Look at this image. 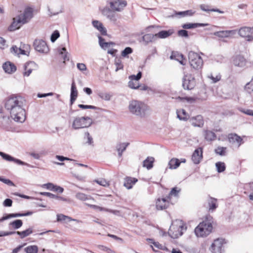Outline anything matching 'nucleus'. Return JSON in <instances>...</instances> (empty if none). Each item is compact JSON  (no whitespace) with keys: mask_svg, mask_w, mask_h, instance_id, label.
<instances>
[{"mask_svg":"<svg viewBox=\"0 0 253 253\" xmlns=\"http://www.w3.org/2000/svg\"><path fill=\"white\" fill-rule=\"evenodd\" d=\"M25 99L19 94H12L6 99L5 108L15 121L22 123L25 120Z\"/></svg>","mask_w":253,"mask_h":253,"instance_id":"1","label":"nucleus"},{"mask_svg":"<svg viewBox=\"0 0 253 253\" xmlns=\"http://www.w3.org/2000/svg\"><path fill=\"white\" fill-rule=\"evenodd\" d=\"M33 17V9L27 7L24 13L13 19V22L8 27V30L14 31L21 27L23 25L28 23Z\"/></svg>","mask_w":253,"mask_h":253,"instance_id":"2","label":"nucleus"},{"mask_svg":"<svg viewBox=\"0 0 253 253\" xmlns=\"http://www.w3.org/2000/svg\"><path fill=\"white\" fill-rule=\"evenodd\" d=\"M128 110L133 115L144 117L149 110V107L141 101L132 100L129 103Z\"/></svg>","mask_w":253,"mask_h":253,"instance_id":"3","label":"nucleus"},{"mask_svg":"<svg viewBox=\"0 0 253 253\" xmlns=\"http://www.w3.org/2000/svg\"><path fill=\"white\" fill-rule=\"evenodd\" d=\"M186 230V227L182 221L176 219L173 222L170 226L168 233L172 238L176 239L183 234V231Z\"/></svg>","mask_w":253,"mask_h":253,"instance_id":"4","label":"nucleus"},{"mask_svg":"<svg viewBox=\"0 0 253 253\" xmlns=\"http://www.w3.org/2000/svg\"><path fill=\"white\" fill-rule=\"evenodd\" d=\"M212 229V226L211 223L203 221L195 229V233L198 237H205L211 233Z\"/></svg>","mask_w":253,"mask_h":253,"instance_id":"5","label":"nucleus"},{"mask_svg":"<svg viewBox=\"0 0 253 253\" xmlns=\"http://www.w3.org/2000/svg\"><path fill=\"white\" fill-rule=\"evenodd\" d=\"M188 59L191 66L194 69H201L203 65L202 57L196 52L191 51L188 53Z\"/></svg>","mask_w":253,"mask_h":253,"instance_id":"6","label":"nucleus"},{"mask_svg":"<svg viewBox=\"0 0 253 253\" xmlns=\"http://www.w3.org/2000/svg\"><path fill=\"white\" fill-rule=\"evenodd\" d=\"M92 123V119L88 117L76 118L73 121L72 126L74 128L77 129L89 127Z\"/></svg>","mask_w":253,"mask_h":253,"instance_id":"7","label":"nucleus"},{"mask_svg":"<svg viewBox=\"0 0 253 253\" xmlns=\"http://www.w3.org/2000/svg\"><path fill=\"white\" fill-rule=\"evenodd\" d=\"M226 242L224 239L217 238L212 243L210 250L212 253H223L224 251V245Z\"/></svg>","mask_w":253,"mask_h":253,"instance_id":"8","label":"nucleus"},{"mask_svg":"<svg viewBox=\"0 0 253 253\" xmlns=\"http://www.w3.org/2000/svg\"><path fill=\"white\" fill-rule=\"evenodd\" d=\"M33 46L35 49L41 53L47 54L49 51L46 42L42 40L36 39Z\"/></svg>","mask_w":253,"mask_h":253,"instance_id":"9","label":"nucleus"},{"mask_svg":"<svg viewBox=\"0 0 253 253\" xmlns=\"http://www.w3.org/2000/svg\"><path fill=\"white\" fill-rule=\"evenodd\" d=\"M109 4V7L112 10L115 11H121L126 6L127 2L125 0H112L107 1Z\"/></svg>","mask_w":253,"mask_h":253,"instance_id":"10","label":"nucleus"},{"mask_svg":"<svg viewBox=\"0 0 253 253\" xmlns=\"http://www.w3.org/2000/svg\"><path fill=\"white\" fill-rule=\"evenodd\" d=\"M253 27H243L238 30V34L241 37L246 38L248 42H252L253 41Z\"/></svg>","mask_w":253,"mask_h":253,"instance_id":"11","label":"nucleus"},{"mask_svg":"<svg viewBox=\"0 0 253 253\" xmlns=\"http://www.w3.org/2000/svg\"><path fill=\"white\" fill-rule=\"evenodd\" d=\"M195 80L191 75H186L183 78L182 86L184 89L187 90L192 89L195 85Z\"/></svg>","mask_w":253,"mask_h":253,"instance_id":"12","label":"nucleus"},{"mask_svg":"<svg viewBox=\"0 0 253 253\" xmlns=\"http://www.w3.org/2000/svg\"><path fill=\"white\" fill-rule=\"evenodd\" d=\"M108 6L104 7L101 10L102 14L111 21L115 23L118 19V15Z\"/></svg>","mask_w":253,"mask_h":253,"instance_id":"13","label":"nucleus"},{"mask_svg":"<svg viewBox=\"0 0 253 253\" xmlns=\"http://www.w3.org/2000/svg\"><path fill=\"white\" fill-rule=\"evenodd\" d=\"M169 197L158 198L156 201V208L158 210H163L169 206Z\"/></svg>","mask_w":253,"mask_h":253,"instance_id":"14","label":"nucleus"},{"mask_svg":"<svg viewBox=\"0 0 253 253\" xmlns=\"http://www.w3.org/2000/svg\"><path fill=\"white\" fill-rule=\"evenodd\" d=\"M229 142L239 148L244 143L243 139L236 133H230L228 135Z\"/></svg>","mask_w":253,"mask_h":253,"instance_id":"15","label":"nucleus"},{"mask_svg":"<svg viewBox=\"0 0 253 253\" xmlns=\"http://www.w3.org/2000/svg\"><path fill=\"white\" fill-rule=\"evenodd\" d=\"M0 156L4 160H5L7 161H9V162L12 161V162H14V163H15L18 165H24V166H30L29 164H28L24 162H23L19 159H16V158L11 156L10 155L7 154L6 153H4L0 151Z\"/></svg>","mask_w":253,"mask_h":253,"instance_id":"16","label":"nucleus"},{"mask_svg":"<svg viewBox=\"0 0 253 253\" xmlns=\"http://www.w3.org/2000/svg\"><path fill=\"white\" fill-rule=\"evenodd\" d=\"M37 65L34 61H29L26 62L24 65V72L23 73L25 76H29L33 70L37 68Z\"/></svg>","mask_w":253,"mask_h":253,"instance_id":"17","label":"nucleus"},{"mask_svg":"<svg viewBox=\"0 0 253 253\" xmlns=\"http://www.w3.org/2000/svg\"><path fill=\"white\" fill-rule=\"evenodd\" d=\"M203 158V150L201 147L196 149L192 156V160L195 164H198L200 163Z\"/></svg>","mask_w":253,"mask_h":253,"instance_id":"18","label":"nucleus"},{"mask_svg":"<svg viewBox=\"0 0 253 253\" xmlns=\"http://www.w3.org/2000/svg\"><path fill=\"white\" fill-rule=\"evenodd\" d=\"M246 59L241 55H237L233 57V63L235 66L243 68L246 65Z\"/></svg>","mask_w":253,"mask_h":253,"instance_id":"19","label":"nucleus"},{"mask_svg":"<svg viewBox=\"0 0 253 253\" xmlns=\"http://www.w3.org/2000/svg\"><path fill=\"white\" fill-rule=\"evenodd\" d=\"M190 122L192 126L197 127H202L204 125V120L201 115H198L190 119Z\"/></svg>","mask_w":253,"mask_h":253,"instance_id":"20","label":"nucleus"},{"mask_svg":"<svg viewBox=\"0 0 253 253\" xmlns=\"http://www.w3.org/2000/svg\"><path fill=\"white\" fill-rule=\"evenodd\" d=\"M93 26L103 36L107 35V30L103 26V24L98 20H93L92 21Z\"/></svg>","mask_w":253,"mask_h":253,"instance_id":"21","label":"nucleus"},{"mask_svg":"<svg viewBox=\"0 0 253 253\" xmlns=\"http://www.w3.org/2000/svg\"><path fill=\"white\" fill-rule=\"evenodd\" d=\"M78 92L77 89L76 85L74 81H73L71 84V93H70V104L72 105L78 96Z\"/></svg>","mask_w":253,"mask_h":253,"instance_id":"22","label":"nucleus"},{"mask_svg":"<svg viewBox=\"0 0 253 253\" xmlns=\"http://www.w3.org/2000/svg\"><path fill=\"white\" fill-rule=\"evenodd\" d=\"M174 33V31L172 29L168 30H162L156 33L157 40L159 39H166L171 36Z\"/></svg>","mask_w":253,"mask_h":253,"instance_id":"23","label":"nucleus"},{"mask_svg":"<svg viewBox=\"0 0 253 253\" xmlns=\"http://www.w3.org/2000/svg\"><path fill=\"white\" fill-rule=\"evenodd\" d=\"M137 181V179L127 176L124 179V186L127 189H130Z\"/></svg>","mask_w":253,"mask_h":253,"instance_id":"24","label":"nucleus"},{"mask_svg":"<svg viewBox=\"0 0 253 253\" xmlns=\"http://www.w3.org/2000/svg\"><path fill=\"white\" fill-rule=\"evenodd\" d=\"M235 34V31L234 30H225V31H220L215 32L213 33V35L219 38H228L231 35H233Z\"/></svg>","mask_w":253,"mask_h":253,"instance_id":"25","label":"nucleus"},{"mask_svg":"<svg viewBox=\"0 0 253 253\" xmlns=\"http://www.w3.org/2000/svg\"><path fill=\"white\" fill-rule=\"evenodd\" d=\"M142 40L145 45H147L149 43L155 42L157 40L156 34H146L142 37Z\"/></svg>","mask_w":253,"mask_h":253,"instance_id":"26","label":"nucleus"},{"mask_svg":"<svg viewBox=\"0 0 253 253\" xmlns=\"http://www.w3.org/2000/svg\"><path fill=\"white\" fill-rule=\"evenodd\" d=\"M2 68L4 71L8 74H11L16 70V66L10 62H7L3 64Z\"/></svg>","mask_w":253,"mask_h":253,"instance_id":"27","label":"nucleus"},{"mask_svg":"<svg viewBox=\"0 0 253 253\" xmlns=\"http://www.w3.org/2000/svg\"><path fill=\"white\" fill-rule=\"evenodd\" d=\"M208 24L206 23H188L182 25L181 27L184 29H194L199 27H205L208 26Z\"/></svg>","mask_w":253,"mask_h":253,"instance_id":"28","label":"nucleus"},{"mask_svg":"<svg viewBox=\"0 0 253 253\" xmlns=\"http://www.w3.org/2000/svg\"><path fill=\"white\" fill-rule=\"evenodd\" d=\"M129 143H120L118 144L116 146L118 155L120 157H122L123 152L125 151L126 147L129 145Z\"/></svg>","mask_w":253,"mask_h":253,"instance_id":"29","label":"nucleus"},{"mask_svg":"<svg viewBox=\"0 0 253 253\" xmlns=\"http://www.w3.org/2000/svg\"><path fill=\"white\" fill-rule=\"evenodd\" d=\"M13 232H14V234L18 235L20 238L23 239L31 234L33 233V229L31 228H29L23 231H13Z\"/></svg>","mask_w":253,"mask_h":253,"instance_id":"30","label":"nucleus"},{"mask_svg":"<svg viewBox=\"0 0 253 253\" xmlns=\"http://www.w3.org/2000/svg\"><path fill=\"white\" fill-rule=\"evenodd\" d=\"M209 6L208 5H206V4H202L200 5V9L204 11H206V12H209L210 11L217 12H218L221 14L224 13L223 11H222L219 9H217V8L209 9Z\"/></svg>","mask_w":253,"mask_h":253,"instance_id":"31","label":"nucleus"},{"mask_svg":"<svg viewBox=\"0 0 253 253\" xmlns=\"http://www.w3.org/2000/svg\"><path fill=\"white\" fill-rule=\"evenodd\" d=\"M180 165V160L177 158H172L169 162V168L170 169H176Z\"/></svg>","mask_w":253,"mask_h":253,"instance_id":"32","label":"nucleus"},{"mask_svg":"<svg viewBox=\"0 0 253 253\" xmlns=\"http://www.w3.org/2000/svg\"><path fill=\"white\" fill-rule=\"evenodd\" d=\"M154 159L153 157H147L143 162V167L146 168L148 169H150L153 167V163Z\"/></svg>","mask_w":253,"mask_h":253,"instance_id":"33","label":"nucleus"},{"mask_svg":"<svg viewBox=\"0 0 253 253\" xmlns=\"http://www.w3.org/2000/svg\"><path fill=\"white\" fill-rule=\"evenodd\" d=\"M23 225V221L21 219H16L9 223V226L14 229H18Z\"/></svg>","mask_w":253,"mask_h":253,"instance_id":"34","label":"nucleus"},{"mask_svg":"<svg viewBox=\"0 0 253 253\" xmlns=\"http://www.w3.org/2000/svg\"><path fill=\"white\" fill-rule=\"evenodd\" d=\"M176 113L177 117L180 120L186 121L188 120V114L185 110H177Z\"/></svg>","mask_w":253,"mask_h":253,"instance_id":"35","label":"nucleus"},{"mask_svg":"<svg viewBox=\"0 0 253 253\" xmlns=\"http://www.w3.org/2000/svg\"><path fill=\"white\" fill-rule=\"evenodd\" d=\"M216 137L215 134L211 130L205 131V138L208 141H212Z\"/></svg>","mask_w":253,"mask_h":253,"instance_id":"36","label":"nucleus"},{"mask_svg":"<svg viewBox=\"0 0 253 253\" xmlns=\"http://www.w3.org/2000/svg\"><path fill=\"white\" fill-rule=\"evenodd\" d=\"M59 54L62 55V57L64 61L66 60H69V58L68 56V52L66 51V48L64 47L58 49Z\"/></svg>","mask_w":253,"mask_h":253,"instance_id":"37","label":"nucleus"},{"mask_svg":"<svg viewBox=\"0 0 253 253\" xmlns=\"http://www.w3.org/2000/svg\"><path fill=\"white\" fill-rule=\"evenodd\" d=\"M26 253H38V248L36 245H31L24 249Z\"/></svg>","mask_w":253,"mask_h":253,"instance_id":"38","label":"nucleus"},{"mask_svg":"<svg viewBox=\"0 0 253 253\" xmlns=\"http://www.w3.org/2000/svg\"><path fill=\"white\" fill-rule=\"evenodd\" d=\"M215 167L217 172L219 173L223 172L226 169L225 163L221 162H218L216 163Z\"/></svg>","mask_w":253,"mask_h":253,"instance_id":"39","label":"nucleus"},{"mask_svg":"<svg viewBox=\"0 0 253 253\" xmlns=\"http://www.w3.org/2000/svg\"><path fill=\"white\" fill-rule=\"evenodd\" d=\"M195 13L192 10H187L184 11H180L176 12L177 15H179L180 17H185L187 16H192Z\"/></svg>","mask_w":253,"mask_h":253,"instance_id":"40","label":"nucleus"},{"mask_svg":"<svg viewBox=\"0 0 253 253\" xmlns=\"http://www.w3.org/2000/svg\"><path fill=\"white\" fill-rule=\"evenodd\" d=\"M133 49L130 47H126L121 52V55L124 58H128V55L132 53Z\"/></svg>","mask_w":253,"mask_h":253,"instance_id":"41","label":"nucleus"},{"mask_svg":"<svg viewBox=\"0 0 253 253\" xmlns=\"http://www.w3.org/2000/svg\"><path fill=\"white\" fill-rule=\"evenodd\" d=\"M147 240L149 241L150 243L153 244L154 246L159 249L161 250H167V248L162 244H160L159 242H155L152 239H148Z\"/></svg>","mask_w":253,"mask_h":253,"instance_id":"42","label":"nucleus"},{"mask_svg":"<svg viewBox=\"0 0 253 253\" xmlns=\"http://www.w3.org/2000/svg\"><path fill=\"white\" fill-rule=\"evenodd\" d=\"M174 59L175 60H176L177 61H179V62L181 64V65H185V62H184V58H183V55L182 54H178L176 56V55H171L170 57V59H173L174 58Z\"/></svg>","mask_w":253,"mask_h":253,"instance_id":"43","label":"nucleus"},{"mask_svg":"<svg viewBox=\"0 0 253 253\" xmlns=\"http://www.w3.org/2000/svg\"><path fill=\"white\" fill-rule=\"evenodd\" d=\"M98 95L100 98L106 101H109L112 96L110 93L103 92H99Z\"/></svg>","mask_w":253,"mask_h":253,"instance_id":"44","label":"nucleus"},{"mask_svg":"<svg viewBox=\"0 0 253 253\" xmlns=\"http://www.w3.org/2000/svg\"><path fill=\"white\" fill-rule=\"evenodd\" d=\"M245 89L250 93L253 92V76L251 81L246 84Z\"/></svg>","mask_w":253,"mask_h":253,"instance_id":"45","label":"nucleus"},{"mask_svg":"<svg viewBox=\"0 0 253 253\" xmlns=\"http://www.w3.org/2000/svg\"><path fill=\"white\" fill-rule=\"evenodd\" d=\"M66 219H68L69 221L74 220V219H72L71 217L62 214H57V221H62L65 220Z\"/></svg>","mask_w":253,"mask_h":253,"instance_id":"46","label":"nucleus"},{"mask_svg":"<svg viewBox=\"0 0 253 253\" xmlns=\"http://www.w3.org/2000/svg\"><path fill=\"white\" fill-rule=\"evenodd\" d=\"M85 205L86 206H87L88 207H89L92 209H93L95 210H98L99 211H108V209L101 207H99L97 205H91V204H86V203H85Z\"/></svg>","mask_w":253,"mask_h":253,"instance_id":"47","label":"nucleus"},{"mask_svg":"<svg viewBox=\"0 0 253 253\" xmlns=\"http://www.w3.org/2000/svg\"><path fill=\"white\" fill-rule=\"evenodd\" d=\"M216 200L215 199H213L211 198L209 201V206L210 207V210H215L217 206L216 204Z\"/></svg>","mask_w":253,"mask_h":253,"instance_id":"48","label":"nucleus"},{"mask_svg":"<svg viewBox=\"0 0 253 253\" xmlns=\"http://www.w3.org/2000/svg\"><path fill=\"white\" fill-rule=\"evenodd\" d=\"M84 139H87V141L86 142L88 145H92L93 143V139L92 137L90 135L88 132H85L84 135Z\"/></svg>","mask_w":253,"mask_h":253,"instance_id":"49","label":"nucleus"},{"mask_svg":"<svg viewBox=\"0 0 253 253\" xmlns=\"http://www.w3.org/2000/svg\"><path fill=\"white\" fill-rule=\"evenodd\" d=\"M177 35L179 37L188 38L189 37L188 32L185 29L179 30L177 32Z\"/></svg>","mask_w":253,"mask_h":253,"instance_id":"50","label":"nucleus"},{"mask_svg":"<svg viewBox=\"0 0 253 253\" xmlns=\"http://www.w3.org/2000/svg\"><path fill=\"white\" fill-rule=\"evenodd\" d=\"M60 34L58 31L55 30L51 34L50 37V41L51 42H54L59 37Z\"/></svg>","mask_w":253,"mask_h":253,"instance_id":"51","label":"nucleus"},{"mask_svg":"<svg viewBox=\"0 0 253 253\" xmlns=\"http://www.w3.org/2000/svg\"><path fill=\"white\" fill-rule=\"evenodd\" d=\"M226 149V147H218L215 150V152L219 154L220 156L225 155V150Z\"/></svg>","mask_w":253,"mask_h":253,"instance_id":"52","label":"nucleus"},{"mask_svg":"<svg viewBox=\"0 0 253 253\" xmlns=\"http://www.w3.org/2000/svg\"><path fill=\"white\" fill-rule=\"evenodd\" d=\"M180 190L181 189L180 188L178 189L177 187H173L171 189L168 196H169V197L170 196L176 197L178 196V193H179Z\"/></svg>","mask_w":253,"mask_h":253,"instance_id":"53","label":"nucleus"},{"mask_svg":"<svg viewBox=\"0 0 253 253\" xmlns=\"http://www.w3.org/2000/svg\"><path fill=\"white\" fill-rule=\"evenodd\" d=\"M76 198L81 201H85L88 199L86 195L82 193H78L76 195Z\"/></svg>","mask_w":253,"mask_h":253,"instance_id":"54","label":"nucleus"},{"mask_svg":"<svg viewBox=\"0 0 253 253\" xmlns=\"http://www.w3.org/2000/svg\"><path fill=\"white\" fill-rule=\"evenodd\" d=\"M115 64L116 66V71L123 69L124 66L122 63V61L120 59H116L115 60Z\"/></svg>","mask_w":253,"mask_h":253,"instance_id":"55","label":"nucleus"},{"mask_svg":"<svg viewBox=\"0 0 253 253\" xmlns=\"http://www.w3.org/2000/svg\"><path fill=\"white\" fill-rule=\"evenodd\" d=\"M128 86L133 89H137L139 88V86L138 85V83H137V81L134 82L133 80H131L129 81L128 83Z\"/></svg>","mask_w":253,"mask_h":253,"instance_id":"56","label":"nucleus"},{"mask_svg":"<svg viewBox=\"0 0 253 253\" xmlns=\"http://www.w3.org/2000/svg\"><path fill=\"white\" fill-rule=\"evenodd\" d=\"M95 182L98 184L104 187H107L109 185V182L105 179L101 178L97 179L95 180Z\"/></svg>","mask_w":253,"mask_h":253,"instance_id":"57","label":"nucleus"},{"mask_svg":"<svg viewBox=\"0 0 253 253\" xmlns=\"http://www.w3.org/2000/svg\"><path fill=\"white\" fill-rule=\"evenodd\" d=\"M79 107L82 109H91L96 110L98 109L97 107L92 105H84V104H79L78 105Z\"/></svg>","mask_w":253,"mask_h":253,"instance_id":"58","label":"nucleus"},{"mask_svg":"<svg viewBox=\"0 0 253 253\" xmlns=\"http://www.w3.org/2000/svg\"><path fill=\"white\" fill-rule=\"evenodd\" d=\"M142 77V73L141 72H139L136 75H131L129 77V79L131 80H135L136 81H138Z\"/></svg>","mask_w":253,"mask_h":253,"instance_id":"59","label":"nucleus"},{"mask_svg":"<svg viewBox=\"0 0 253 253\" xmlns=\"http://www.w3.org/2000/svg\"><path fill=\"white\" fill-rule=\"evenodd\" d=\"M43 188H45L48 190L53 191L54 188L55 187V185H54L52 183H47L46 184H44L42 185Z\"/></svg>","mask_w":253,"mask_h":253,"instance_id":"60","label":"nucleus"},{"mask_svg":"<svg viewBox=\"0 0 253 253\" xmlns=\"http://www.w3.org/2000/svg\"><path fill=\"white\" fill-rule=\"evenodd\" d=\"M0 181L9 186H14L13 182L8 179H5L2 177H0Z\"/></svg>","mask_w":253,"mask_h":253,"instance_id":"61","label":"nucleus"},{"mask_svg":"<svg viewBox=\"0 0 253 253\" xmlns=\"http://www.w3.org/2000/svg\"><path fill=\"white\" fill-rule=\"evenodd\" d=\"M239 110L248 115L253 116V110L251 109H244L243 108H239Z\"/></svg>","mask_w":253,"mask_h":253,"instance_id":"62","label":"nucleus"},{"mask_svg":"<svg viewBox=\"0 0 253 253\" xmlns=\"http://www.w3.org/2000/svg\"><path fill=\"white\" fill-rule=\"evenodd\" d=\"M12 201L10 199H6L3 202V205L6 207H10L12 206Z\"/></svg>","mask_w":253,"mask_h":253,"instance_id":"63","label":"nucleus"},{"mask_svg":"<svg viewBox=\"0 0 253 253\" xmlns=\"http://www.w3.org/2000/svg\"><path fill=\"white\" fill-rule=\"evenodd\" d=\"M7 46L6 41L3 38L0 37V48L3 49Z\"/></svg>","mask_w":253,"mask_h":253,"instance_id":"64","label":"nucleus"}]
</instances>
